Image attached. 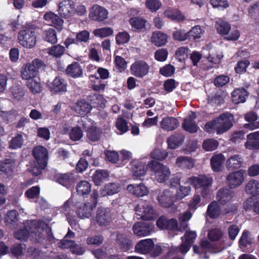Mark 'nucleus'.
I'll list each match as a JSON object with an SVG mask.
<instances>
[{
  "mask_svg": "<svg viewBox=\"0 0 259 259\" xmlns=\"http://www.w3.org/2000/svg\"><path fill=\"white\" fill-rule=\"evenodd\" d=\"M221 213L220 206L215 201L211 202L208 206L207 214L211 219L218 218Z\"/></svg>",
  "mask_w": 259,
  "mask_h": 259,
  "instance_id": "obj_43",
  "label": "nucleus"
},
{
  "mask_svg": "<svg viewBox=\"0 0 259 259\" xmlns=\"http://www.w3.org/2000/svg\"><path fill=\"white\" fill-rule=\"evenodd\" d=\"M232 194L230 190L226 188H221L217 193V199L222 204H226L231 200Z\"/></svg>",
  "mask_w": 259,
  "mask_h": 259,
  "instance_id": "obj_36",
  "label": "nucleus"
},
{
  "mask_svg": "<svg viewBox=\"0 0 259 259\" xmlns=\"http://www.w3.org/2000/svg\"><path fill=\"white\" fill-rule=\"evenodd\" d=\"M121 190V186L118 183L112 182L105 184L101 190L102 196H111L118 193Z\"/></svg>",
  "mask_w": 259,
  "mask_h": 259,
  "instance_id": "obj_30",
  "label": "nucleus"
},
{
  "mask_svg": "<svg viewBox=\"0 0 259 259\" xmlns=\"http://www.w3.org/2000/svg\"><path fill=\"white\" fill-rule=\"evenodd\" d=\"M33 66L30 63L26 64L22 69L21 77L22 79L27 81L34 79L37 73L34 70Z\"/></svg>",
  "mask_w": 259,
  "mask_h": 259,
  "instance_id": "obj_39",
  "label": "nucleus"
},
{
  "mask_svg": "<svg viewBox=\"0 0 259 259\" xmlns=\"http://www.w3.org/2000/svg\"><path fill=\"white\" fill-rule=\"evenodd\" d=\"M218 142L213 139H207L205 140L203 143V148L208 151L214 150L218 146Z\"/></svg>",
  "mask_w": 259,
  "mask_h": 259,
  "instance_id": "obj_61",
  "label": "nucleus"
},
{
  "mask_svg": "<svg viewBox=\"0 0 259 259\" xmlns=\"http://www.w3.org/2000/svg\"><path fill=\"white\" fill-rule=\"evenodd\" d=\"M168 156V152L165 150L156 149L154 150L150 154L151 158L158 160H163Z\"/></svg>",
  "mask_w": 259,
  "mask_h": 259,
  "instance_id": "obj_55",
  "label": "nucleus"
},
{
  "mask_svg": "<svg viewBox=\"0 0 259 259\" xmlns=\"http://www.w3.org/2000/svg\"><path fill=\"white\" fill-rule=\"evenodd\" d=\"M192 213L189 211H186L183 213L179 217V221L181 223V227L183 229H180L181 231H184L187 227V222L190 220L192 217Z\"/></svg>",
  "mask_w": 259,
  "mask_h": 259,
  "instance_id": "obj_60",
  "label": "nucleus"
},
{
  "mask_svg": "<svg viewBox=\"0 0 259 259\" xmlns=\"http://www.w3.org/2000/svg\"><path fill=\"white\" fill-rule=\"evenodd\" d=\"M213 182L212 178L204 175L192 177L187 179V183L192 185L196 190L200 189L203 197H206L209 193V188Z\"/></svg>",
  "mask_w": 259,
  "mask_h": 259,
  "instance_id": "obj_5",
  "label": "nucleus"
},
{
  "mask_svg": "<svg viewBox=\"0 0 259 259\" xmlns=\"http://www.w3.org/2000/svg\"><path fill=\"white\" fill-rule=\"evenodd\" d=\"M146 5L151 12H156L160 8L161 3L159 0H146Z\"/></svg>",
  "mask_w": 259,
  "mask_h": 259,
  "instance_id": "obj_64",
  "label": "nucleus"
},
{
  "mask_svg": "<svg viewBox=\"0 0 259 259\" xmlns=\"http://www.w3.org/2000/svg\"><path fill=\"white\" fill-rule=\"evenodd\" d=\"M196 117L195 113L193 112L190 113L189 116L184 119L182 124V127L185 131L190 133H195L197 132L198 127L194 121Z\"/></svg>",
  "mask_w": 259,
  "mask_h": 259,
  "instance_id": "obj_25",
  "label": "nucleus"
},
{
  "mask_svg": "<svg viewBox=\"0 0 259 259\" xmlns=\"http://www.w3.org/2000/svg\"><path fill=\"white\" fill-rule=\"evenodd\" d=\"M215 27L217 32L222 35H226L225 39L228 40H236L240 36L239 31L238 30H231V25L227 22L220 20L216 22Z\"/></svg>",
  "mask_w": 259,
  "mask_h": 259,
  "instance_id": "obj_6",
  "label": "nucleus"
},
{
  "mask_svg": "<svg viewBox=\"0 0 259 259\" xmlns=\"http://www.w3.org/2000/svg\"><path fill=\"white\" fill-rule=\"evenodd\" d=\"M73 201H75L74 200L73 198H70L66 200L61 207V211L68 217V219H70V217H71L74 213V210H72L70 207L71 202L73 203Z\"/></svg>",
  "mask_w": 259,
  "mask_h": 259,
  "instance_id": "obj_57",
  "label": "nucleus"
},
{
  "mask_svg": "<svg viewBox=\"0 0 259 259\" xmlns=\"http://www.w3.org/2000/svg\"><path fill=\"white\" fill-rule=\"evenodd\" d=\"M207 237L211 242H217L219 245L217 250L213 251L214 248L212 249L213 253L220 252L231 245L229 239L220 228H214L209 230L207 233Z\"/></svg>",
  "mask_w": 259,
  "mask_h": 259,
  "instance_id": "obj_4",
  "label": "nucleus"
},
{
  "mask_svg": "<svg viewBox=\"0 0 259 259\" xmlns=\"http://www.w3.org/2000/svg\"><path fill=\"white\" fill-rule=\"evenodd\" d=\"M109 174L106 170H97L92 176L93 180L96 186H99L101 183L109 177Z\"/></svg>",
  "mask_w": 259,
  "mask_h": 259,
  "instance_id": "obj_47",
  "label": "nucleus"
},
{
  "mask_svg": "<svg viewBox=\"0 0 259 259\" xmlns=\"http://www.w3.org/2000/svg\"><path fill=\"white\" fill-rule=\"evenodd\" d=\"M161 128L166 131H172L176 129L180 124L177 118L174 117H164L160 123Z\"/></svg>",
  "mask_w": 259,
  "mask_h": 259,
  "instance_id": "obj_31",
  "label": "nucleus"
},
{
  "mask_svg": "<svg viewBox=\"0 0 259 259\" xmlns=\"http://www.w3.org/2000/svg\"><path fill=\"white\" fill-rule=\"evenodd\" d=\"M116 127L118 130L117 132L118 134H122L128 131V126L125 119L122 117L117 118L116 122Z\"/></svg>",
  "mask_w": 259,
  "mask_h": 259,
  "instance_id": "obj_56",
  "label": "nucleus"
},
{
  "mask_svg": "<svg viewBox=\"0 0 259 259\" xmlns=\"http://www.w3.org/2000/svg\"><path fill=\"white\" fill-rule=\"evenodd\" d=\"M184 140V137L182 134H177L169 137L167 140L168 147L175 149L178 148Z\"/></svg>",
  "mask_w": 259,
  "mask_h": 259,
  "instance_id": "obj_41",
  "label": "nucleus"
},
{
  "mask_svg": "<svg viewBox=\"0 0 259 259\" xmlns=\"http://www.w3.org/2000/svg\"><path fill=\"white\" fill-rule=\"evenodd\" d=\"M178 187L179 188L177 189L175 196L176 200L182 199L189 195L191 191V187L190 186H183L180 185Z\"/></svg>",
  "mask_w": 259,
  "mask_h": 259,
  "instance_id": "obj_54",
  "label": "nucleus"
},
{
  "mask_svg": "<svg viewBox=\"0 0 259 259\" xmlns=\"http://www.w3.org/2000/svg\"><path fill=\"white\" fill-rule=\"evenodd\" d=\"M92 185L87 181H81L76 185V192L80 196H85L91 191Z\"/></svg>",
  "mask_w": 259,
  "mask_h": 259,
  "instance_id": "obj_42",
  "label": "nucleus"
},
{
  "mask_svg": "<svg viewBox=\"0 0 259 259\" xmlns=\"http://www.w3.org/2000/svg\"><path fill=\"white\" fill-rule=\"evenodd\" d=\"M145 164V162L136 160L132 162V170L134 177L140 178L146 174L147 169Z\"/></svg>",
  "mask_w": 259,
  "mask_h": 259,
  "instance_id": "obj_32",
  "label": "nucleus"
},
{
  "mask_svg": "<svg viewBox=\"0 0 259 259\" xmlns=\"http://www.w3.org/2000/svg\"><path fill=\"white\" fill-rule=\"evenodd\" d=\"M243 164V158L239 154L230 155L226 162V168L229 170L240 168Z\"/></svg>",
  "mask_w": 259,
  "mask_h": 259,
  "instance_id": "obj_29",
  "label": "nucleus"
},
{
  "mask_svg": "<svg viewBox=\"0 0 259 259\" xmlns=\"http://www.w3.org/2000/svg\"><path fill=\"white\" fill-rule=\"evenodd\" d=\"M62 132L64 134H68L70 139L72 141H79L83 136L82 129L79 126L70 127L68 124L63 125Z\"/></svg>",
  "mask_w": 259,
  "mask_h": 259,
  "instance_id": "obj_15",
  "label": "nucleus"
},
{
  "mask_svg": "<svg viewBox=\"0 0 259 259\" xmlns=\"http://www.w3.org/2000/svg\"><path fill=\"white\" fill-rule=\"evenodd\" d=\"M149 65L145 61L138 60L135 61L130 66V72L137 78H143L150 71Z\"/></svg>",
  "mask_w": 259,
  "mask_h": 259,
  "instance_id": "obj_7",
  "label": "nucleus"
},
{
  "mask_svg": "<svg viewBox=\"0 0 259 259\" xmlns=\"http://www.w3.org/2000/svg\"><path fill=\"white\" fill-rule=\"evenodd\" d=\"M91 109L92 106L84 100L77 101L74 107L75 112L81 116L85 115Z\"/></svg>",
  "mask_w": 259,
  "mask_h": 259,
  "instance_id": "obj_38",
  "label": "nucleus"
},
{
  "mask_svg": "<svg viewBox=\"0 0 259 259\" xmlns=\"http://www.w3.org/2000/svg\"><path fill=\"white\" fill-rule=\"evenodd\" d=\"M59 13L64 17L72 16L75 13V5L71 0H61L59 4Z\"/></svg>",
  "mask_w": 259,
  "mask_h": 259,
  "instance_id": "obj_20",
  "label": "nucleus"
},
{
  "mask_svg": "<svg viewBox=\"0 0 259 259\" xmlns=\"http://www.w3.org/2000/svg\"><path fill=\"white\" fill-rule=\"evenodd\" d=\"M203 32L204 30L199 25L195 26L188 32V38L189 39L199 38L203 34Z\"/></svg>",
  "mask_w": 259,
  "mask_h": 259,
  "instance_id": "obj_52",
  "label": "nucleus"
},
{
  "mask_svg": "<svg viewBox=\"0 0 259 259\" xmlns=\"http://www.w3.org/2000/svg\"><path fill=\"white\" fill-rule=\"evenodd\" d=\"M65 51L64 47L57 45L48 48V53L55 58H59L64 54Z\"/></svg>",
  "mask_w": 259,
  "mask_h": 259,
  "instance_id": "obj_50",
  "label": "nucleus"
},
{
  "mask_svg": "<svg viewBox=\"0 0 259 259\" xmlns=\"http://www.w3.org/2000/svg\"><path fill=\"white\" fill-rule=\"evenodd\" d=\"M67 82L60 76H56L48 84L50 92L54 94H63L67 91Z\"/></svg>",
  "mask_w": 259,
  "mask_h": 259,
  "instance_id": "obj_11",
  "label": "nucleus"
},
{
  "mask_svg": "<svg viewBox=\"0 0 259 259\" xmlns=\"http://www.w3.org/2000/svg\"><path fill=\"white\" fill-rule=\"evenodd\" d=\"M165 15L171 20L181 21L184 20V17L180 11L172 9H167L164 12Z\"/></svg>",
  "mask_w": 259,
  "mask_h": 259,
  "instance_id": "obj_51",
  "label": "nucleus"
},
{
  "mask_svg": "<svg viewBox=\"0 0 259 259\" xmlns=\"http://www.w3.org/2000/svg\"><path fill=\"white\" fill-rule=\"evenodd\" d=\"M15 154H12V157L10 158H5L0 160V171L5 174L7 177H12L14 170L15 168Z\"/></svg>",
  "mask_w": 259,
  "mask_h": 259,
  "instance_id": "obj_14",
  "label": "nucleus"
},
{
  "mask_svg": "<svg viewBox=\"0 0 259 259\" xmlns=\"http://www.w3.org/2000/svg\"><path fill=\"white\" fill-rule=\"evenodd\" d=\"M234 116L230 113H224L211 121L207 122L205 125V130L209 133L216 131L217 134H222L233 125Z\"/></svg>",
  "mask_w": 259,
  "mask_h": 259,
  "instance_id": "obj_1",
  "label": "nucleus"
},
{
  "mask_svg": "<svg viewBox=\"0 0 259 259\" xmlns=\"http://www.w3.org/2000/svg\"><path fill=\"white\" fill-rule=\"evenodd\" d=\"M153 247V241L151 239H145L138 242L135 247V251L143 254H149Z\"/></svg>",
  "mask_w": 259,
  "mask_h": 259,
  "instance_id": "obj_24",
  "label": "nucleus"
},
{
  "mask_svg": "<svg viewBox=\"0 0 259 259\" xmlns=\"http://www.w3.org/2000/svg\"><path fill=\"white\" fill-rule=\"evenodd\" d=\"M157 200L162 206L169 207L173 204L176 199L170 190H164L159 193Z\"/></svg>",
  "mask_w": 259,
  "mask_h": 259,
  "instance_id": "obj_21",
  "label": "nucleus"
},
{
  "mask_svg": "<svg viewBox=\"0 0 259 259\" xmlns=\"http://www.w3.org/2000/svg\"><path fill=\"white\" fill-rule=\"evenodd\" d=\"M151 42L155 46L161 47L164 46L167 41V35L160 31L154 32L151 36Z\"/></svg>",
  "mask_w": 259,
  "mask_h": 259,
  "instance_id": "obj_37",
  "label": "nucleus"
},
{
  "mask_svg": "<svg viewBox=\"0 0 259 259\" xmlns=\"http://www.w3.org/2000/svg\"><path fill=\"white\" fill-rule=\"evenodd\" d=\"M102 136V131L96 126H92L87 131V137L92 141H99Z\"/></svg>",
  "mask_w": 259,
  "mask_h": 259,
  "instance_id": "obj_49",
  "label": "nucleus"
},
{
  "mask_svg": "<svg viewBox=\"0 0 259 259\" xmlns=\"http://www.w3.org/2000/svg\"><path fill=\"white\" fill-rule=\"evenodd\" d=\"M42 37L45 41L51 44H55L58 41L56 32L52 28L45 30L42 33Z\"/></svg>",
  "mask_w": 259,
  "mask_h": 259,
  "instance_id": "obj_45",
  "label": "nucleus"
},
{
  "mask_svg": "<svg viewBox=\"0 0 259 259\" xmlns=\"http://www.w3.org/2000/svg\"><path fill=\"white\" fill-rule=\"evenodd\" d=\"M146 20L141 17H133L129 20V23L133 29L141 30L145 28Z\"/></svg>",
  "mask_w": 259,
  "mask_h": 259,
  "instance_id": "obj_46",
  "label": "nucleus"
},
{
  "mask_svg": "<svg viewBox=\"0 0 259 259\" xmlns=\"http://www.w3.org/2000/svg\"><path fill=\"white\" fill-rule=\"evenodd\" d=\"M195 164V161L193 158L189 156H181L178 157L176 161V165L181 169H191Z\"/></svg>",
  "mask_w": 259,
  "mask_h": 259,
  "instance_id": "obj_33",
  "label": "nucleus"
},
{
  "mask_svg": "<svg viewBox=\"0 0 259 259\" xmlns=\"http://www.w3.org/2000/svg\"><path fill=\"white\" fill-rule=\"evenodd\" d=\"M153 225L149 222H139L133 227L134 234L140 237L149 235L153 230Z\"/></svg>",
  "mask_w": 259,
  "mask_h": 259,
  "instance_id": "obj_12",
  "label": "nucleus"
},
{
  "mask_svg": "<svg viewBox=\"0 0 259 259\" xmlns=\"http://www.w3.org/2000/svg\"><path fill=\"white\" fill-rule=\"evenodd\" d=\"M18 37L20 44L24 47L31 48L36 44V37L35 32L31 29L20 31Z\"/></svg>",
  "mask_w": 259,
  "mask_h": 259,
  "instance_id": "obj_9",
  "label": "nucleus"
},
{
  "mask_svg": "<svg viewBox=\"0 0 259 259\" xmlns=\"http://www.w3.org/2000/svg\"><path fill=\"white\" fill-rule=\"evenodd\" d=\"M213 244L206 239H203L200 244V248L196 245L193 246V251L196 253H201V258L208 259V256L206 254L203 255V252H207L213 253L212 249Z\"/></svg>",
  "mask_w": 259,
  "mask_h": 259,
  "instance_id": "obj_26",
  "label": "nucleus"
},
{
  "mask_svg": "<svg viewBox=\"0 0 259 259\" xmlns=\"http://www.w3.org/2000/svg\"><path fill=\"white\" fill-rule=\"evenodd\" d=\"M223 56L221 54L218 55H214V54H209L207 57V59L209 63H211V64L206 66L204 67L205 69L208 70L213 67V64H218L221 62V60Z\"/></svg>",
  "mask_w": 259,
  "mask_h": 259,
  "instance_id": "obj_62",
  "label": "nucleus"
},
{
  "mask_svg": "<svg viewBox=\"0 0 259 259\" xmlns=\"http://www.w3.org/2000/svg\"><path fill=\"white\" fill-rule=\"evenodd\" d=\"M44 18L50 25L56 28L58 31H61L62 30L64 21L57 14L49 12L44 15Z\"/></svg>",
  "mask_w": 259,
  "mask_h": 259,
  "instance_id": "obj_22",
  "label": "nucleus"
},
{
  "mask_svg": "<svg viewBox=\"0 0 259 259\" xmlns=\"http://www.w3.org/2000/svg\"><path fill=\"white\" fill-rule=\"evenodd\" d=\"M172 38L175 40L184 41L188 38V32L181 29L175 28L172 34Z\"/></svg>",
  "mask_w": 259,
  "mask_h": 259,
  "instance_id": "obj_53",
  "label": "nucleus"
},
{
  "mask_svg": "<svg viewBox=\"0 0 259 259\" xmlns=\"http://www.w3.org/2000/svg\"><path fill=\"white\" fill-rule=\"evenodd\" d=\"M113 32V30L110 27H104L96 29L93 33L97 37H106L111 35Z\"/></svg>",
  "mask_w": 259,
  "mask_h": 259,
  "instance_id": "obj_58",
  "label": "nucleus"
},
{
  "mask_svg": "<svg viewBox=\"0 0 259 259\" xmlns=\"http://www.w3.org/2000/svg\"><path fill=\"white\" fill-rule=\"evenodd\" d=\"M32 153L37 163H40L42 167L47 165L49 153L45 147L37 146L33 149Z\"/></svg>",
  "mask_w": 259,
  "mask_h": 259,
  "instance_id": "obj_18",
  "label": "nucleus"
},
{
  "mask_svg": "<svg viewBox=\"0 0 259 259\" xmlns=\"http://www.w3.org/2000/svg\"><path fill=\"white\" fill-rule=\"evenodd\" d=\"M135 209L136 214L144 220H151L156 217L152 206L146 201L140 202Z\"/></svg>",
  "mask_w": 259,
  "mask_h": 259,
  "instance_id": "obj_8",
  "label": "nucleus"
},
{
  "mask_svg": "<svg viewBox=\"0 0 259 259\" xmlns=\"http://www.w3.org/2000/svg\"><path fill=\"white\" fill-rule=\"evenodd\" d=\"M90 33L87 30L81 31L76 34V38L78 44L87 43L90 39Z\"/></svg>",
  "mask_w": 259,
  "mask_h": 259,
  "instance_id": "obj_59",
  "label": "nucleus"
},
{
  "mask_svg": "<svg viewBox=\"0 0 259 259\" xmlns=\"http://www.w3.org/2000/svg\"><path fill=\"white\" fill-rule=\"evenodd\" d=\"M98 194L94 191L92 194L90 201L80 203L73 202V207L76 208V213L80 219L89 218L92 214L93 209L96 207Z\"/></svg>",
  "mask_w": 259,
  "mask_h": 259,
  "instance_id": "obj_2",
  "label": "nucleus"
},
{
  "mask_svg": "<svg viewBox=\"0 0 259 259\" xmlns=\"http://www.w3.org/2000/svg\"><path fill=\"white\" fill-rule=\"evenodd\" d=\"M196 237L197 234L196 231H186L184 236L181 237V239L184 242L180 246L179 251L183 254L187 253Z\"/></svg>",
  "mask_w": 259,
  "mask_h": 259,
  "instance_id": "obj_19",
  "label": "nucleus"
},
{
  "mask_svg": "<svg viewBox=\"0 0 259 259\" xmlns=\"http://www.w3.org/2000/svg\"><path fill=\"white\" fill-rule=\"evenodd\" d=\"M244 180L242 170H236L229 174L226 177V183L231 189H235L240 186Z\"/></svg>",
  "mask_w": 259,
  "mask_h": 259,
  "instance_id": "obj_13",
  "label": "nucleus"
},
{
  "mask_svg": "<svg viewBox=\"0 0 259 259\" xmlns=\"http://www.w3.org/2000/svg\"><path fill=\"white\" fill-rule=\"evenodd\" d=\"M248 95V93L245 89H236L232 93V100L235 104L244 103Z\"/></svg>",
  "mask_w": 259,
  "mask_h": 259,
  "instance_id": "obj_35",
  "label": "nucleus"
},
{
  "mask_svg": "<svg viewBox=\"0 0 259 259\" xmlns=\"http://www.w3.org/2000/svg\"><path fill=\"white\" fill-rule=\"evenodd\" d=\"M40 222L38 220H32L27 222L25 229L17 231V240L25 241L30 233H36L35 230L39 228Z\"/></svg>",
  "mask_w": 259,
  "mask_h": 259,
  "instance_id": "obj_10",
  "label": "nucleus"
},
{
  "mask_svg": "<svg viewBox=\"0 0 259 259\" xmlns=\"http://www.w3.org/2000/svg\"><path fill=\"white\" fill-rule=\"evenodd\" d=\"M108 12L104 8L98 5H94L91 8L90 18L94 21L101 22L107 18Z\"/></svg>",
  "mask_w": 259,
  "mask_h": 259,
  "instance_id": "obj_17",
  "label": "nucleus"
},
{
  "mask_svg": "<svg viewBox=\"0 0 259 259\" xmlns=\"http://www.w3.org/2000/svg\"><path fill=\"white\" fill-rule=\"evenodd\" d=\"M57 182L68 188L74 183L75 178L71 173L58 174L55 176Z\"/></svg>",
  "mask_w": 259,
  "mask_h": 259,
  "instance_id": "obj_28",
  "label": "nucleus"
},
{
  "mask_svg": "<svg viewBox=\"0 0 259 259\" xmlns=\"http://www.w3.org/2000/svg\"><path fill=\"white\" fill-rule=\"evenodd\" d=\"M26 85L30 92L34 94L40 93L43 91L44 87L39 79H32L27 81Z\"/></svg>",
  "mask_w": 259,
  "mask_h": 259,
  "instance_id": "obj_44",
  "label": "nucleus"
},
{
  "mask_svg": "<svg viewBox=\"0 0 259 259\" xmlns=\"http://www.w3.org/2000/svg\"><path fill=\"white\" fill-rule=\"evenodd\" d=\"M224 161V156L222 154L213 156L210 159V163L214 171H219Z\"/></svg>",
  "mask_w": 259,
  "mask_h": 259,
  "instance_id": "obj_48",
  "label": "nucleus"
},
{
  "mask_svg": "<svg viewBox=\"0 0 259 259\" xmlns=\"http://www.w3.org/2000/svg\"><path fill=\"white\" fill-rule=\"evenodd\" d=\"M247 141L244 146L246 149L252 150H259V131L248 134Z\"/></svg>",
  "mask_w": 259,
  "mask_h": 259,
  "instance_id": "obj_27",
  "label": "nucleus"
},
{
  "mask_svg": "<svg viewBox=\"0 0 259 259\" xmlns=\"http://www.w3.org/2000/svg\"><path fill=\"white\" fill-rule=\"evenodd\" d=\"M148 166L158 182L164 183L169 179L171 172L167 166L159 162L152 160L149 162Z\"/></svg>",
  "mask_w": 259,
  "mask_h": 259,
  "instance_id": "obj_3",
  "label": "nucleus"
},
{
  "mask_svg": "<svg viewBox=\"0 0 259 259\" xmlns=\"http://www.w3.org/2000/svg\"><path fill=\"white\" fill-rule=\"evenodd\" d=\"M96 222L101 227H106L112 220L111 211L108 208H99L97 211Z\"/></svg>",
  "mask_w": 259,
  "mask_h": 259,
  "instance_id": "obj_16",
  "label": "nucleus"
},
{
  "mask_svg": "<svg viewBox=\"0 0 259 259\" xmlns=\"http://www.w3.org/2000/svg\"><path fill=\"white\" fill-rule=\"evenodd\" d=\"M116 41L118 45L127 43L130 38L129 34L126 31L120 32L116 36Z\"/></svg>",
  "mask_w": 259,
  "mask_h": 259,
  "instance_id": "obj_63",
  "label": "nucleus"
},
{
  "mask_svg": "<svg viewBox=\"0 0 259 259\" xmlns=\"http://www.w3.org/2000/svg\"><path fill=\"white\" fill-rule=\"evenodd\" d=\"M65 73L73 78H77L82 75V69L78 63L73 62L67 67Z\"/></svg>",
  "mask_w": 259,
  "mask_h": 259,
  "instance_id": "obj_34",
  "label": "nucleus"
},
{
  "mask_svg": "<svg viewBox=\"0 0 259 259\" xmlns=\"http://www.w3.org/2000/svg\"><path fill=\"white\" fill-rule=\"evenodd\" d=\"M126 189L129 193L138 197L146 196L149 193L148 188L142 183L128 185Z\"/></svg>",
  "mask_w": 259,
  "mask_h": 259,
  "instance_id": "obj_23",
  "label": "nucleus"
},
{
  "mask_svg": "<svg viewBox=\"0 0 259 259\" xmlns=\"http://www.w3.org/2000/svg\"><path fill=\"white\" fill-rule=\"evenodd\" d=\"M246 193L254 197L259 195V182L255 180H250L245 188Z\"/></svg>",
  "mask_w": 259,
  "mask_h": 259,
  "instance_id": "obj_40",
  "label": "nucleus"
}]
</instances>
